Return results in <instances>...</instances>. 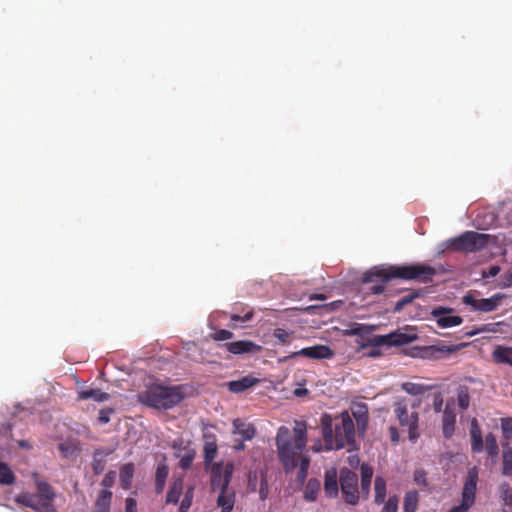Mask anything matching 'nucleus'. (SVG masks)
Wrapping results in <instances>:
<instances>
[{"label":"nucleus","mask_w":512,"mask_h":512,"mask_svg":"<svg viewBox=\"0 0 512 512\" xmlns=\"http://www.w3.org/2000/svg\"><path fill=\"white\" fill-rule=\"evenodd\" d=\"M502 434L505 439L512 438V418H503L501 420Z\"/></svg>","instance_id":"nucleus-50"},{"label":"nucleus","mask_w":512,"mask_h":512,"mask_svg":"<svg viewBox=\"0 0 512 512\" xmlns=\"http://www.w3.org/2000/svg\"><path fill=\"white\" fill-rule=\"evenodd\" d=\"M99 421L103 424L108 423L110 421L109 412L101 410L99 413Z\"/></svg>","instance_id":"nucleus-60"},{"label":"nucleus","mask_w":512,"mask_h":512,"mask_svg":"<svg viewBox=\"0 0 512 512\" xmlns=\"http://www.w3.org/2000/svg\"><path fill=\"white\" fill-rule=\"evenodd\" d=\"M437 274L434 267L423 263L406 265H380L374 266L363 274V282H372L375 279H381L388 282L393 278H399L406 281L415 280L420 283H430Z\"/></svg>","instance_id":"nucleus-3"},{"label":"nucleus","mask_w":512,"mask_h":512,"mask_svg":"<svg viewBox=\"0 0 512 512\" xmlns=\"http://www.w3.org/2000/svg\"><path fill=\"white\" fill-rule=\"evenodd\" d=\"M278 459L286 473L299 466L297 480L303 483L308 475L310 458L303 455L307 445V425L304 421H295L293 430L279 427L276 435Z\"/></svg>","instance_id":"nucleus-1"},{"label":"nucleus","mask_w":512,"mask_h":512,"mask_svg":"<svg viewBox=\"0 0 512 512\" xmlns=\"http://www.w3.org/2000/svg\"><path fill=\"white\" fill-rule=\"evenodd\" d=\"M205 442L203 446V452H204V462L205 464H211L212 461L217 456V443L215 435H205Z\"/></svg>","instance_id":"nucleus-26"},{"label":"nucleus","mask_w":512,"mask_h":512,"mask_svg":"<svg viewBox=\"0 0 512 512\" xmlns=\"http://www.w3.org/2000/svg\"><path fill=\"white\" fill-rule=\"evenodd\" d=\"M500 271V268L498 266H492L489 269V276H496Z\"/></svg>","instance_id":"nucleus-63"},{"label":"nucleus","mask_w":512,"mask_h":512,"mask_svg":"<svg viewBox=\"0 0 512 512\" xmlns=\"http://www.w3.org/2000/svg\"><path fill=\"white\" fill-rule=\"evenodd\" d=\"M234 336V334L229 331V330H226V329H219V330H216L213 334H212V338L215 340V341H225V340H229V339H232Z\"/></svg>","instance_id":"nucleus-53"},{"label":"nucleus","mask_w":512,"mask_h":512,"mask_svg":"<svg viewBox=\"0 0 512 512\" xmlns=\"http://www.w3.org/2000/svg\"><path fill=\"white\" fill-rule=\"evenodd\" d=\"M223 346L229 353L234 355H254L262 351V346L256 344L251 340H238L234 342L225 343Z\"/></svg>","instance_id":"nucleus-16"},{"label":"nucleus","mask_w":512,"mask_h":512,"mask_svg":"<svg viewBox=\"0 0 512 512\" xmlns=\"http://www.w3.org/2000/svg\"><path fill=\"white\" fill-rule=\"evenodd\" d=\"M428 350L431 351L432 355L441 357V356H445V355H450L452 352H455L457 350V347L456 346H446V345H442V346L432 345L428 348Z\"/></svg>","instance_id":"nucleus-43"},{"label":"nucleus","mask_w":512,"mask_h":512,"mask_svg":"<svg viewBox=\"0 0 512 512\" xmlns=\"http://www.w3.org/2000/svg\"><path fill=\"white\" fill-rule=\"evenodd\" d=\"M389 434H390L391 441L393 443H397L399 441V433L395 426L389 427Z\"/></svg>","instance_id":"nucleus-59"},{"label":"nucleus","mask_w":512,"mask_h":512,"mask_svg":"<svg viewBox=\"0 0 512 512\" xmlns=\"http://www.w3.org/2000/svg\"><path fill=\"white\" fill-rule=\"evenodd\" d=\"M451 313V308L437 307L432 310L431 315L434 317L440 328H450L461 325L463 323V318L458 315H452Z\"/></svg>","instance_id":"nucleus-15"},{"label":"nucleus","mask_w":512,"mask_h":512,"mask_svg":"<svg viewBox=\"0 0 512 512\" xmlns=\"http://www.w3.org/2000/svg\"><path fill=\"white\" fill-rule=\"evenodd\" d=\"M125 512H137V503L133 498L126 499Z\"/></svg>","instance_id":"nucleus-57"},{"label":"nucleus","mask_w":512,"mask_h":512,"mask_svg":"<svg viewBox=\"0 0 512 512\" xmlns=\"http://www.w3.org/2000/svg\"><path fill=\"white\" fill-rule=\"evenodd\" d=\"M233 471L234 466L230 462L226 464L222 462L214 463L210 470L211 490L215 492L230 488Z\"/></svg>","instance_id":"nucleus-10"},{"label":"nucleus","mask_w":512,"mask_h":512,"mask_svg":"<svg viewBox=\"0 0 512 512\" xmlns=\"http://www.w3.org/2000/svg\"><path fill=\"white\" fill-rule=\"evenodd\" d=\"M19 446H20V447H22V448H24V449H31V448H32V446L30 445V443H29L28 441H26V440H21V441L19 442Z\"/></svg>","instance_id":"nucleus-64"},{"label":"nucleus","mask_w":512,"mask_h":512,"mask_svg":"<svg viewBox=\"0 0 512 512\" xmlns=\"http://www.w3.org/2000/svg\"><path fill=\"white\" fill-rule=\"evenodd\" d=\"M320 488L321 484L318 479H309L303 491V498L307 502H315L317 500Z\"/></svg>","instance_id":"nucleus-32"},{"label":"nucleus","mask_w":512,"mask_h":512,"mask_svg":"<svg viewBox=\"0 0 512 512\" xmlns=\"http://www.w3.org/2000/svg\"><path fill=\"white\" fill-rule=\"evenodd\" d=\"M135 466L133 463H126L120 468L119 480L123 489L128 490L131 488Z\"/></svg>","instance_id":"nucleus-28"},{"label":"nucleus","mask_w":512,"mask_h":512,"mask_svg":"<svg viewBox=\"0 0 512 512\" xmlns=\"http://www.w3.org/2000/svg\"><path fill=\"white\" fill-rule=\"evenodd\" d=\"M244 441H245V440H242V439H241L239 442H237V443L234 445V449H235L236 451L244 450V449H245Z\"/></svg>","instance_id":"nucleus-62"},{"label":"nucleus","mask_w":512,"mask_h":512,"mask_svg":"<svg viewBox=\"0 0 512 512\" xmlns=\"http://www.w3.org/2000/svg\"><path fill=\"white\" fill-rule=\"evenodd\" d=\"M401 388L408 394H411L414 396L421 395L430 389L429 386H425L423 384H418V383H413V382H405L401 385Z\"/></svg>","instance_id":"nucleus-41"},{"label":"nucleus","mask_w":512,"mask_h":512,"mask_svg":"<svg viewBox=\"0 0 512 512\" xmlns=\"http://www.w3.org/2000/svg\"><path fill=\"white\" fill-rule=\"evenodd\" d=\"M175 456L180 458L179 467L183 470H187L191 467L194 461L196 451L192 448L184 447L179 453H176Z\"/></svg>","instance_id":"nucleus-33"},{"label":"nucleus","mask_w":512,"mask_h":512,"mask_svg":"<svg viewBox=\"0 0 512 512\" xmlns=\"http://www.w3.org/2000/svg\"><path fill=\"white\" fill-rule=\"evenodd\" d=\"M442 405H443V399H442L441 394L438 393L434 397V403H433L434 411L437 413L440 412L442 410Z\"/></svg>","instance_id":"nucleus-58"},{"label":"nucleus","mask_w":512,"mask_h":512,"mask_svg":"<svg viewBox=\"0 0 512 512\" xmlns=\"http://www.w3.org/2000/svg\"><path fill=\"white\" fill-rule=\"evenodd\" d=\"M183 486L184 481L181 477H178L172 481L169 491L166 495L167 504H178L183 492Z\"/></svg>","instance_id":"nucleus-25"},{"label":"nucleus","mask_w":512,"mask_h":512,"mask_svg":"<svg viewBox=\"0 0 512 512\" xmlns=\"http://www.w3.org/2000/svg\"><path fill=\"white\" fill-rule=\"evenodd\" d=\"M399 499L396 495L390 496L387 502H384V506L381 512H397L398 511Z\"/></svg>","instance_id":"nucleus-49"},{"label":"nucleus","mask_w":512,"mask_h":512,"mask_svg":"<svg viewBox=\"0 0 512 512\" xmlns=\"http://www.w3.org/2000/svg\"><path fill=\"white\" fill-rule=\"evenodd\" d=\"M478 482V469L472 467L468 470L461 493V503L453 507L449 512H468L474 505Z\"/></svg>","instance_id":"nucleus-7"},{"label":"nucleus","mask_w":512,"mask_h":512,"mask_svg":"<svg viewBox=\"0 0 512 512\" xmlns=\"http://www.w3.org/2000/svg\"><path fill=\"white\" fill-rule=\"evenodd\" d=\"M14 501L19 504L23 505L25 507H29L33 509L36 512H39V505L36 501L35 494L29 493V492H23L15 496Z\"/></svg>","instance_id":"nucleus-34"},{"label":"nucleus","mask_w":512,"mask_h":512,"mask_svg":"<svg viewBox=\"0 0 512 512\" xmlns=\"http://www.w3.org/2000/svg\"><path fill=\"white\" fill-rule=\"evenodd\" d=\"M376 281H380L381 283H379V284H374V285H372L371 287H369V288H368V290L365 292V294L380 295V294H382V293L384 292V290H385V286H384V284H385L386 282H383V281H382L381 279H379V278L374 280V282H376ZM362 283H363V284H368L369 282L364 283V282L362 281ZM371 283H373V281H372Z\"/></svg>","instance_id":"nucleus-52"},{"label":"nucleus","mask_w":512,"mask_h":512,"mask_svg":"<svg viewBox=\"0 0 512 512\" xmlns=\"http://www.w3.org/2000/svg\"><path fill=\"white\" fill-rule=\"evenodd\" d=\"M419 502V493L416 490L408 491L404 496V512H416Z\"/></svg>","instance_id":"nucleus-38"},{"label":"nucleus","mask_w":512,"mask_h":512,"mask_svg":"<svg viewBox=\"0 0 512 512\" xmlns=\"http://www.w3.org/2000/svg\"><path fill=\"white\" fill-rule=\"evenodd\" d=\"M193 496H194V488L188 487L185 492L184 498L181 501V504L179 507V512H187L190 509V507L192 505Z\"/></svg>","instance_id":"nucleus-44"},{"label":"nucleus","mask_w":512,"mask_h":512,"mask_svg":"<svg viewBox=\"0 0 512 512\" xmlns=\"http://www.w3.org/2000/svg\"><path fill=\"white\" fill-rule=\"evenodd\" d=\"M457 402L458 406L462 410H466L469 407L470 403V396L468 394V391L466 389H460L457 393Z\"/></svg>","instance_id":"nucleus-48"},{"label":"nucleus","mask_w":512,"mask_h":512,"mask_svg":"<svg viewBox=\"0 0 512 512\" xmlns=\"http://www.w3.org/2000/svg\"><path fill=\"white\" fill-rule=\"evenodd\" d=\"M370 332L369 326H364L357 324L355 327H352L350 330L351 335H358V336H364L365 334H368Z\"/></svg>","instance_id":"nucleus-56"},{"label":"nucleus","mask_w":512,"mask_h":512,"mask_svg":"<svg viewBox=\"0 0 512 512\" xmlns=\"http://www.w3.org/2000/svg\"><path fill=\"white\" fill-rule=\"evenodd\" d=\"M471 450L473 453H481L484 449L482 431L476 418L470 425Z\"/></svg>","instance_id":"nucleus-23"},{"label":"nucleus","mask_w":512,"mask_h":512,"mask_svg":"<svg viewBox=\"0 0 512 512\" xmlns=\"http://www.w3.org/2000/svg\"><path fill=\"white\" fill-rule=\"evenodd\" d=\"M254 315V312L251 308H249L243 316H241L240 314L238 313H234L231 315L230 317V324L229 326L232 328V329H237L239 327H243V323H246L248 321H250L252 319Z\"/></svg>","instance_id":"nucleus-39"},{"label":"nucleus","mask_w":512,"mask_h":512,"mask_svg":"<svg viewBox=\"0 0 512 512\" xmlns=\"http://www.w3.org/2000/svg\"><path fill=\"white\" fill-rule=\"evenodd\" d=\"M98 455L99 454L96 451L94 453V457H93V461H92V469H93L94 474H96V475L101 474L104 471L105 465H106L105 459H103L102 457H98Z\"/></svg>","instance_id":"nucleus-47"},{"label":"nucleus","mask_w":512,"mask_h":512,"mask_svg":"<svg viewBox=\"0 0 512 512\" xmlns=\"http://www.w3.org/2000/svg\"><path fill=\"white\" fill-rule=\"evenodd\" d=\"M273 336L281 343L286 344L288 342L290 333L284 329L277 328L274 330Z\"/></svg>","instance_id":"nucleus-54"},{"label":"nucleus","mask_w":512,"mask_h":512,"mask_svg":"<svg viewBox=\"0 0 512 512\" xmlns=\"http://www.w3.org/2000/svg\"><path fill=\"white\" fill-rule=\"evenodd\" d=\"M417 339L418 335L416 330L412 327L406 326L386 335H375L372 338H369L362 347L402 346L410 344Z\"/></svg>","instance_id":"nucleus-5"},{"label":"nucleus","mask_w":512,"mask_h":512,"mask_svg":"<svg viewBox=\"0 0 512 512\" xmlns=\"http://www.w3.org/2000/svg\"><path fill=\"white\" fill-rule=\"evenodd\" d=\"M112 498V492L108 489L100 491L99 496L95 503L94 511H105L110 512V503Z\"/></svg>","instance_id":"nucleus-35"},{"label":"nucleus","mask_w":512,"mask_h":512,"mask_svg":"<svg viewBox=\"0 0 512 512\" xmlns=\"http://www.w3.org/2000/svg\"><path fill=\"white\" fill-rule=\"evenodd\" d=\"M325 450H350L355 445V426L348 411L338 415L324 413L320 419Z\"/></svg>","instance_id":"nucleus-2"},{"label":"nucleus","mask_w":512,"mask_h":512,"mask_svg":"<svg viewBox=\"0 0 512 512\" xmlns=\"http://www.w3.org/2000/svg\"><path fill=\"white\" fill-rule=\"evenodd\" d=\"M260 380L252 375H246L239 380L230 381L227 383L228 389L232 393H242L247 389L258 384Z\"/></svg>","instance_id":"nucleus-21"},{"label":"nucleus","mask_w":512,"mask_h":512,"mask_svg":"<svg viewBox=\"0 0 512 512\" xmlns=\"http://www.w3.org/2000/svg\"><path fill=\"white\" fill-rule=\"evenodd\" d=\"M184 399L182 386L152 385L139 394L141 403L155 408L168 410L178 405Z\"/></svg>","instance_id":"nucleus-4"},{"label":"nucleus","mask_w":512,"mask_h":512,"mask_svg":"<svg viewBox=\"0 0 512 512\" xmlns=\"http://www.w3.org/2000/svg\"><path fill=\"white\" fill-rule=\"evenodd\" d=\"M15 480L16 477L9 466L4 462H0V484L11 485Z\"/></svg>","instance_id":"nucleus-40"},{"label":"nucleus","mask_w":512,"mask_h":512,"mask_svg":"<svg viewBox=\"0 0 512 512\" xmlns=\"http://www.w3.org/2000/svg\"><path fill=\"white\" fill-rule=\"evenodd\" d=\"M502 298L503 295L499 293L494 294L490 298L481 299L475 298L472 294H466L463 296L462 301L465 305L472 307L475 311L492 312L500 305Z\"/></svg>","instance_id":"nucleus-12"},{"label":"nucleus","mask_w":512,"mask_h":512,"mask_svg":"<svg viewBox=\"0 0 512 512\" xmlns=\"http://www.w3.org/2000/svg\"><path fill=\"white\" fill-rule=\"evenodd\" d=\"M485 449L490 457H495L498 455L499 448L497 444L496 437L493 433H488L485 437Z\"/></svg>","instance_id":"nucleus-42"},{"label":"nucleus","mask_w":512,"mask_h":512,"mask_svg":"<svg viewBox=\"0 0 512 512\" xmlns=\"http://www.w3.org/2000/svg\"><path fill=\"white\" fill-rule=\"evenodd\" d=\"M218 492L219 494L216 500L217 507L221 509V512H232L236 500L235 490L230 487Z\"/></svg>","instance_id":"nucleus-19"},{"label":"nucleus","mask_w":512,"mask_h":512,"mask_svg":"<svg viewBox=\"0 0 512 512\" xmlns=\"http://www.w3.org/2000/svg\"><path fill=\"white\" fill-rule=\"evenodd\" d=\"M503 284L507 287L512 286V271L505 274Z\"/></svg>","instance_id":"nucleus-61"},{"label":"nucleus","mask_w":512,"mask_h":512,"mask_svg":"<svg viewBox=\"0 0 512 512\" xmlns=\"http://www.w3.org/2000/svg\"><path fill=\"white\" fill-rule=\"evenodd\" d=\"M247 488L250 492L258 491L260 500L265 501L269 493L266 473L264 471H250Z\"/></svg>","instance_id":"nucleus-14"},{"label":"nucleus","mask_w":512,"mask_h":512,"mask_svg":"<svg viewBox=\"0 0 512 512\" xmlns=\"http://www.w3.org/2000/svg\"><path fill=\"white\" fill-rule=\"evenodd\" d=\"M39 505V512H56L54 500L56 493L53 487L45 481L37 483V492L34 493Z\"/></svg>","instance_id":"nucleus-11"},{"label":"nucleus","mask_w":512,"mask_h":512,"mask_svg":"<svg viewBox=\"0 0 512 512\" xmlns=\"http://www.w3.org/2000/svg\"><path fill=\"white\" fill-rule=\"evenodd\" d=\"M418 296H419V293L415 291V292H412V293L402 297L401 299H399L396 302V304L394 306V311L395 312H400L406 305L410 304Z\"/></svg>","instance_id":"nucleus-45"},{"label":"nucleus","mask_w":512,"mask_h":512,"mask_svg":"<svg viewBox=\"0 0 512 512\" xmlns=\"http://www.w3.org/2000/svg\"><path fill=\"white\" fill-rule=\"evenodd\" d=\"M115 477H116V474L114 471H110L108 472L104 478L102 479V482H101V485L105 488V489H108L110 487H112V485L114 484V481H115Z\"/></svg>","instance_id":"nucleus-55"},{"label":"nucleus","mask_w":512,"mask_h":512,"mask_svg":"<svg viewBox=\"0 0 512 512\" xmlns=\"http://www.w3.org/2000/svg\"><path fill=\"white\" fill-rule=\"evenodd\" d=\"M352 415L356 420L358 430H365L368 424V411L365 405H358L352 410Z\"/></svg>","instance_id":"nucleus-37"},{"label":"nucleus","mask_w":512,"mask_h":512,"mask_svg":"<svg viewBox=\"0 0 512 512\" xmlns=\"http://www.w3.org/2000/svg\"><path fill=\"white\" fill-rule=\"evenodd\" d=\"M58 449L61 452L62 457L69 460H75L81 452V445L78 440L68 439L61 442L58 445Z\"/></svg>","instance_id":"nucleus-22"},{"label":"nucleus","mask_w":512,"mask_h":512,"mask_svg":"<svg viewBox=\"0 0 512 512\" xmlns=\"http://www.w3.org/2000/svg\"><path fill=\"white\" fill-rule=\"evenodd\" d=\"M324 492L328 498H336L339 493L337 470L330 468L324 475Z\"/></svg>","instance_id":"nucleus-20"},{"label":"nucleus","mask_w":512,"mask_h":512,"mask_svg":"<svg viewBox=\"0 0 512 512\" xmlns=\"http://www.w3.org/2000/svg\"><path fill=\"white\" fill-rule=\"evenodd\" d=\"M394 413L402 427L408 428L409 439L415 442L419 438L417 412L408 413V404L405 399L399 400L394 404Z\"/></svg>","instance_id":"nucleus-8"},{"label":"nucleus","mask_w":512,"mask_h":512,"mask_svg":"<svg viewBox=\"0 0 512 512\" xmlns=\"http://www.w3.org/2000/svg\"><path fill=\"white\" fill-rule=\"evenodd\" d=\"M233 434L241 435L242 440L248 441L255 437L256 429L253 424L237 418L233 421Z\"/></svg>","instance_id":"nucleus-24"},{"label":"nucleus","mask_w":512,"mask_h":512,"mask_svg":"<svg viewBox=\"0 0 512 512\" xmlns=\"http://www.w3.org/2000/svg\"><path fill=\"white\" fill-rule=\"evenodd\" d=\"M168 474L169 468L165 461L158 463L155 473V492L157 494L163 492Z\"/></svg>","instance_id":"nucleus-27"},{"label":"nucleus","mask_w":512,"mask_h":512,"mask_svg":"<svg viewBox=\"0 0 512 512\" xmlns=\"http://www.w3.org/2000/svg\"><path fill=\"white\" fill-rule=\"evenodd\" d=\"M414 482L416 485L426 488L428 485L427 474L423 469H417L414 471Z\"/></svg>","instance_id":"nucleus-51"},{"label":"nucleus","mask_w":512,"mask_h":512,"mask_svg":"<svg viewBox=\"0 0 512 512\" xmlns=\"http://www.w3.org/2000/svg\"><path fill=\"white\" fill-rule=\"evenodd\" d=\"M374 502L377 505L383 504L386 498V481L381 476H376L374 481Z\"/></svg>","instance_id":"nucleus-36"},{"label":"nucleus","mask_w":512,"mask_h":512,"mask_svg":"<svg viewBox=\"0 0 512 512\" xmlns=\"http://www.w3.org/2000/svg\"><path fill=\"white\" fill-rule=\"evenodd\" d=\"M339 483L342 498L349 505H357L359 502L358 476L350 469L340 471Z\"/></svg>","instance_id":"nucleus-9"},{"label":"nucleus","mask_w":512,"mask_h":512,"mask_svg":"<svg viewBox=\"0 0 512 512\" xmlns=\"http://www.w3.org/2000/svg\"><path fill=\"white\" fill-rule=\"evenodd\" d=\"M502 324L503 322L486 323L478 327L475 332H471L468 334L470 336H473L477 333H496L498 332V327Z\"/></svg>","instance_id":"nucleus-46"},{"label":"nucleus","mask_w":512,"mask_h":512,"mask_svg":"<svg viewBox=\"0 0 512 512\" xmlns=\"http://www.w3.org/2000/svg\"><path fill=\"white\" fill-rule=\"evenodd\" d=\"M110 398V395L106 392H102L100 389H83L78 391L79 400L92 399L96 402H105Z\"/></svg>","instance_id":"nucleus-30"},{"label":"nucleus","mask_w":512,"mask_h":512,"mask_svg":"<svg viewBox=\"0 0 512 512\" xmlns=\"http://www.w3.org/2000/svg\"><path fill=\"white\" fill-rule=\"evenodd\" d=\"M488 234L466 231L447 241V248L461 252H476L485 248L489 243Z\"/></svg>","instance_id":"nucleus-6"},{"label":"nucleus","mask_w":512,"mask_h":512,"mask_svg":"<svg viewBox=\"0 0 512 512\" xmlns=\"http://www.w3.org/2000/svg\"><path fill=\"white\" fill-rule=\"evenodd\" d=\"M373 473V468L369 464L363 463L361 465V492L364 494L365 497L369 495Z\"/></svg>","instance_id":"nucleus-29"},{"label":"nucleus","mask_w":512,"mask_h":512,"mask_svg":"<svg viewBox=\"0 0 512 512\" xmlns=\"http://www.w3.org/2000/svg\"><path fill=\"white\" fill-rule=\"evenodd\" d=\"M333 351L325 345H315L311 347L303 348L299 351L293 352L289 358H295L297 356H303L310 359H327L332 357Z\"/></svg>","instance_id":"nucleus-17"},{"label":"nucleus","mask_w":512,"mask_h":512,"mask_svg":"<svg viewBox=\"0 0 512 512\" xmlns=\"http://www.w3.org/2000/svg\"><path fill=\"white\" fill-rule=\"evenodd\" d=\"M502 474L512 476V450L510 448L503 450ZM501 497L508 506L512 505V486L509 483H503L500 487Z\"/></svg>","instance_id":"nucleus-13"},{"label":"nucleus","mask_w":512,"mask_h":512,"mask_svg":"<svg viewBox=\"0 0 512 512\" xmlns=\"http://www.w3.org/2000/svg\"><path fill=\"white\" fill-rule=\"evenodd\" d=\"M456 413L453 403H446L442 416V432L447 439L451 438L455 431Z\"/></svg>","instance_id":"nucleus-18"},{"label":"nucleus","mask_w":512,"mask_h":512,"mask_svg":"<svg viewBox=\"0 0 512 512\" xmlns=\"http://www.w3.org/2000/svg\"><path fill=\"white\" fill-rule=\"evenodd\" d=\"M492 357L498 364L512 366V347L497 346L492 353Z\"/></svg>","instance_id":"nucleus-31"}]
</instances>
